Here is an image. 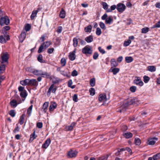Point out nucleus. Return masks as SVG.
<instances>
[{
	"label": "nucleus",
	"mask_w": 160,
	"mask_h": 160,
	"mask_svg": "<svg viewBox=\"0 0 160 160\" xmlns=\"http://www.w3.org/2000/svg\"><path fill=\"white\" fill-rule=\"evenodd\" d=\"M31 28V25L30 24H27L24 26V30L22 31L21 33V42L24 41L26 37L27 32L29 31Z\"/></svg>",
	"instance_id": "1"
},
{
	"label": "nucleus",
	"mask_w": 160,
	"mask_h": 160,
	"mask_svg": "<svg viewBox=\"0 0 160 160\" xmlns=\"http://www.w3.org/2000/svg\"><path fill=\"white\" fill-rule=\"evenodd\" d=\"M10 23V20L7 16L2 17L0 18V25L1 26H3L4 25H8Z\"/></svg>",
	"instance_id": "2"
},
{
	"label": "nucleus",
	"mask_w": 160,
	"mask_h": 160,
	"mask_svg": "<svg viewBox=\"0 0 160 160\" xmlns=\"http://www.w3.org/2000/svg\"><path fill=\"white\" fill-rule=\"evenodd\" d=\"M82 52L86 55L91 54L92 52V48L91 46H86L82 49Z\"/></svg>",
	"instance_id": "3"
},
{
	"label": "nucleus",
	"mask_w": 160,
	"mask_h": 160,
	"mask_svg": "<svg viewBox=\"0 0 160 160\" xmlns=\"http://www.w3.org/2000/svg\"><path fill=\"white\" fill-rule=\"evenodd\" d=\"M28 69L29 72L37 76L41 75L42 73V70H37L31 67L29 68Z\"/></svg>",
	"instance_id": "4"
},
{
	"label": "nucleus",
	"mask_w": 160,
	"mask_h": 160,
	"mask_svg": "<svg viewBox=\"0 0 160 160\" xmlns=\"http://www.w3.org/2000/svg\"><path fill=\"white\" fill-rule=\"evenodd\" d=\"M27 95V92L24 89V87L21 86V97L23 102L24 101Z\"/></svg>",
	"instance_id": "5"
},
{
	"label": "nucleus",
	"mask_w": 160,
	"mask_h": 160,
	"mask_svg": "<svg viewBox=\"0 0 160 160\" xmlns=\"http://www.w3.org/2000/svg\"><path fill=\"white\" fill-rule=\"evenodd\" d=\"M57 90V88L56 86L55 87L54 83L52 84L50 87L47 92L48 96H49L50 95L51 92L53 93H55Z\"/></svg>",
	"instance_id": "6"
},
{
	"label": "nucleus",
	"mask_w": 160,
	"mask_h": 160,
	"mask_svg": "<svg viewBox=\"0 0 160 160\" xmlns=\"http://www.w3.org/2000/svg\"><path fill=\"white\" fill-rule=\"evenodd\" d=\"M126 6L123 3H119L117 5V9L118 11L120 12H123L126 9Z\"/></svg>",
	"instance_id": "7"
},
{
	"label": "nucleus",
	"mask_w": 160,
	"mask_h": 160,
	"mask_svg": "<svg viewBox=\"0 0 160 160\" xmlns=\"http://www.w3.org/2000/svg\"><path fill=\"white\" fill-rule=\"evenodd\" d=\"M1 63H4L8 62L9 59V55L7 52H6L4 53L2 56L1 57Z\"/></svg>",
	"instance_id": "8"
},
{
	"label": "nucleus",
	"mask_w": 160,
	"mask_h": 160,
	"mask_svg": "<svg viewBox=\"0 0 160 160\" xmlns=\"http://www.w3.org/2000/svg\"><path fill=\"white\" fill-rule=\"evenodd\" d=\"M158 140V138L156 137H153L152 138H149L148 141L147 145H153Z\"/></svg>",
	"instance_id": "9"
},
{
	"label": "nucleus",
	"mask_w": 160,
	"mask_h": 160,
	"mask_svg": "<svg viewBox=\"0 0 160 160\" xmlns=\"http://www.w3.org/2000/svg\"><path fill=\"white\" fill-rule=\"evenodd\" d=\"M38 85V83L36 79H28V85L37 87Z\"/></svg>",
	"instance_id": "10"
},
{
	"label": "nucleus",
	"mask_w": 160,
	"mask_h": 160,
	"mask_svg": "<svg viewBox=\"0 0 160 160\" xmlns=\"http://www.w3.org/2000/svg\"><path fill=\"white\" fill-rule=\"evenodd\" d=\"M136 79L134 80V84L140 86H142L143 85V82L142 81L140 78L139 77H136Z\"/></svg>",
	"instance_id": "11"
},
{
	"label": "nucleus",
	"mask_w": 160,
	"mask_h": 160,
	"mask_svg": "<svg viewBox=\"0 0 160 160\" xmlns=\"http://www.w3.org/2000/svg\"><path fill=\"white\" fill-rule=\"evenodd\" d=\"M51 140L49 138L45 140L44 143L42 145V148L43 149H47L51 142Z\"/></svg>",
	"instance_id": "12"
},
{
	"label": "nucleus",
	"mask_w": 160,
	"mask_h": 160,
	"mask_svg": "<svg viewBox=\"0 0 160 160\" xmlns=\"http://www.w3.org/2000/svg\"><path fill=\"white\" fill-rule=\"evenodd\" d=\"M130 103L131 105H137L140 103V101L136 98H133L130 99Z\"/></svg>",
	"instance_id": "13"
},
{
	"label": "nucleus",
	"mask_w": 160,
	"mask_h": 160,
	"mask_svg": "<svg viewBox=\"0 0 160 160\" xmlns=\"http://www.w3.org/2000/svg\"><path fill=\"white\" fill-rule=\"evenodd\" d=\"M77 154L78 152L77 151H73L71 149L68 152V155L69 157L72 158L75 157Z\"/></svg>",
	"instance_id": "14"
},
{
	"label": "nucleus",
	"mask_w": 160,
	"mask_h": 160,
	"mask_svg": "<svg viewBox=\"0 0 160 160\" xmlns=\"http://www.w3.org/2000/svg\"><path fill=\"white\" fill-rule=\"evenodd\" d=\"M76 49L72 52L70 53L68 57L70 60L72 61L74 60L76 58Z\"/></svg>",
	"instance_id": "15"
},
{
	"label": "nucleus",
	"mask_w": 160,
	"mask_h": 160,
	"mask_svg": "<svg viewBox=\"0 0 160 160\" xmlns=\"http://www.w3.org/2000/svg\"><path fill=\"white\" fill-rule=\"evenodd\" d=\"M42 77L47 78H51V74L46 72H43L42 71L41 75Z\"/></svg>",
	"instance_id": "16"
},
{
	"label": "nucleus",
	"mask_w": 160,
	"mask_h": 160,
	"mask_svg": "<svg viewBox=\"0 0 160 160\" xmlns=\"http://www.w3.org/2000/svg\"><path fill=\"white\" fill-rule=\"evenodd\" d=\"M98 100L100 102L107 100L106 96L105 94H101L98 97Z\"/></svg>",
	"instance_id": "17"
},
{
	"label": "nucleus",
	"mask_w": 160,
	"mask_h": 160,
	"mask_svg": "<svg viewBox=\"0 0 160 160\" xmlns=\"http://www.w3.org/2000/svg\"><path fill=\"white\" fill-rule=\"evenodd\" d=\"M76 124V123L73 122L71 123L70 125L67 126L66 127V129L68 131H72L73 130L74 127Z\"/></svg>",
	"instance_id": "18"
},
{
	"label": "nucleus",
	"mask_w": 160,
	"mask_h": 160,
	"mask_svg": "<svg viewBox=\"0 0 160 160\" xmlns=\"http://www.w3.org/2000/svg\"><path fill=\"white\" fill-rule=\"evenodd\" d=\"M123 136L126 138L128 139L132 138L133 134L131 132H127L123 133Z\"/></svg>",
	"instance_id": "19"
},
{
	"label": "nucleus",
	"mask_w": 160,
	"mask_h": 160,
	"mask_svg": "<svg viewBox=\"0 0 160 160\" xmlns=\"http://www.w3.org/2000/svg\"><path fill=\"white\" fill-rule=\"evenodd\" d=\"M79 38L75 37L73 38V46L74 47H76L78 45Z\"/></svg>",
	"instance_id": "20"
},
{
	"label": "nucleus",
	"mask_w": 160,
	"mask_h": 160,
	"mask_svg": "<svg viewBox=\"0 0 160 160\" xmlns=\"http://www.w3.org/2000/svg\"><path fill=\"white\" fill-rule=\"evenodd\" d=\"M59 16L60 17L62 18H64L65 17L66 12L63 8H62L60 12Z\"/></svg>",
	"instance_id": "21"
},
{
	"label": "nucleus",
	"mask_w": 160,
	"mask_h": 160,
	"mask_svg": "<svg viewBox=\"0 0 160 160\" xmlns=\"http://www.w3.org/2000/svg\"><path fill=\"white\" fill-rule=\"evenodd\" d=\"M57 104L55 102H51L50 106L49 107V110H52L56 109L57 107Z\"/></svg>",
	"instance_id": "22"
},
{
	"label": "nucleus",
	"mask_w": 160,
	"mask_h": 160,
	"mask_svg": "<svg viewBox=\"0 0 160 160\" xmlns=\"http://www.w3.org/2000/svg\"><path fill=\"white\" fill-rule=\"evenodd\" d=\"M118 65V63L116 61L115 59H112L111 60V65L112 67H117Z\"/></svg>",
	"instance_id": "23"
},
{
	"label": "nucleus",
	"mask_w": 160,
	"mask_h": 160,
	"mask_svg": "<svg viewBox=\"0 0 160 160\" xmlns=\"http://www.w3.org/2000/svg\"><path fill=\"white\" fill-rule=\"evenodd\" d=\"M93 40V36L92 35H89L85 38V40L88 43H90Z\"/></svg>",
	"instance_id": "24"
},
{
	"label": "nucleus",
	"mask_w": 160,
	"mask_h": 160,
	"mask_svg": "<svg viewBox=\"0 0 160 160\" xmlns=\"http://www.w3.org/2000/svg\"><path fill=\"white\" fill-rule=\"evenodd\" d=\"M148 71L151 72H154L156 70V68L154 66H149L147 67Z\"/></svg>",
	"instance_id": "25"
},
{
	"label": "nucleus",
	"mask_w": 160,
	"mask_h": 160,
	"mask_svg": "<svg viewBox=\"0 0 160 160\" xmlns=\"http://www.w3.org/2000/svg\"><path fill=\"white\" fill-rule=\"evenodd\" d=\"M92 28V26L91 25H89L86 27H85L84 29V30L86 32H91Z\"/></svg>",
	"instance_id": "26"
},
{
	"label": "nucleus",
	"mask_w": 160,
	"mask_h": 160,
	"mask_svg": "<svg viewBox=\"0 0 160 160\" xmlns=\"http://www.w3.org/2000/svg\"><path fill=\"white\" fill-rule=\"evenodd\" d=\"M6 65L3 63H1L0 65V74L2 73L5 70Z\"/></svg>",
	"instance_id": "27"
},
{
	"label": "nucleus",
	"mask_w": 160,
	"mask_h": 160,
	"mask_svg": "<svg viewBox=\"0 0 160 160\" xmlns=\"http://www.w3.org/2000/svg\"><path fill=\"white\" fill-rule=\"evenodd\" d=\"M38 10H34L32 11V14L31 15L30 18L31 20L34 19L35 17L36 16V15L38 12Z\"/></svg>",
	"instance_id": "28"
},
{
	"label": "nucleus",
	"mask_w": 160,
	"mask_h": 160,
	"mask_svg": "<svg viewBox=\"0 0 160 160\" xmlns=\"http://www.w3.org/2000/svg\"><path fill=\"white\" fill-rule=\"evenodd\" d=\"M72 82L71 79L69 80L68 82V86L69 87L71 88L72 89H74L76 87V85H73L72 86Z\"/></svg>",
	"instance_id": "29"
},
{
	"label": "nucleus",
	"mask_w": 160,
	"mask_h": 160,
	"mask_svg": "<svg viewBox=\"0 0 160 160\" xmlns=\"http://www.w3.org/2000/svg\"><path fill=\"white\" fill-rule=\"evenodd\" d=\"M10 103L11 106L13 108L16 107L18 105L17 101L14 99H13L11 101Z\"/></svg>",
	"instance_id": "30"
},
{
	"label": "nucleus",
	"mask_w": 160,
	"mask_h": 160,
	"mask_svg": "<svg viewBox=\"0 0 160 160\" xmlns=\"http://www.w3.org/2000/svg\"><path fill=\"white\" fill-rule=\"evenodd\" d=\"M26 115L25 112H24L21 116V125L23 124L25 121V118L26 117Z\"/></svg>",
	"instance_id": "31"
},
{
	"label": "nucleus",
	"mask_w": 160,
	"mask_h": 160,
	"mask_svg": "<svg viewBox=\"0 0 160 160\" xmlns=\"http://www.w3.org/2000/svg\"><path fill=\"white\" fill-rule=\"evenodd\" d=\"M35 131H34L33 133L31 134L30 136L29 141L32 142L37 137V136H35Z\"/></svg>",
	"instance_id": "32"
},
{
	"label": "nucleus",
	"mask_w": 160,
	"mask_h": 160,
	"mask_svg": "<svg viewBox=\"0 0 160 160\" xmlns=\"http://www.w3.org/2000/svg\"><path fill=\"white\" fill-rule=\"evenodd\" d=\"M117 5L116 6L115 5H113L111 6L110 9L109 8L107 11V12H112V11L114 10L115 9H117Z\"/></svg>",
	"instance_id": "33"
},
{
	"label": "nucleus",
	"mask_w": 160,
	"mask_h": 160,
	"mask_svg": "<svg viewBox=\"0 0 160 160\" xmlns=\"http://www.w3.org/2000/svg\"><path fill=\"white\" fill-rule=\"evenodd\" d=\"M45 43V42H43L41 45L38 51V53H40L42 52L44 48V45Z\"/></svg>",
	"instance_id": "34"
},
{
	"label": "nucleus",
	"mask_w": 160,
	"mask_h": 160,
	"mask_svg": "<svg viewBox=\"0 0 160 160\" xmlns=\"http://www.w3.org/2000/svg\"><path fill=\"white\" fill-rule=\"evenodd\" d=\"M135 143L136 145L139 146L141 144V140L140 139L138 138H136L135 139Z\"/></svg>",
	"instance_id": "35"
},
{
	"label": "nucleus",
	"mask_w": 160,
	"mask_h": 160,
	"mask_svg": "<svg viewBox=\"0 0 160 160\" xmlns=\"http://www.w3.org/2000/svg\"><path fill=\"white\" fill-rule=\"evenodd\" d=\"M113 19L111 17L107 18L105 20V23L106 24H110L113 22Z\"/></svg>",
	"instance_id": "36"
},
{
	"label": "nucleus",
	"mask_w": 160,
	"mask_h": 160,
	"mask_svg": "<svg viewBox=\"0 0 160 160\" xmlns=\"http://www.w3.org/2000/svg\"><path fill=\"white\" fill-rule=\"evenodd\" d=\"M152 158L153 160H157L160 159V152L154 155Z\"/></svg>",
	"instance_id": "37"
},
{
	"label": "nucleus",
	"mask_w": 160,
	"mask_h": 160,
	"mask_svg": "<svg viewBox=\"0 0 160 160\" xmlns=\"http://www.w3.org/2000/svg\"><path fill=\"white\" fill-rule=\"evenodd\" d=\"M102 5L103 6V9L106 10V12H107V11L108 9H109L108 8V5L107 3L106 2H103L102 3Z\"/></svg>",
	"instance_id": "38"
},
{
	"label": "nucleus",
	"mask_w": 160,
	"mask_h": 160,
	"mask_svg": "<svg viewBox=\"0 0 160 160\" xmlns=\"http://www.w3.org/2000/svg\"><path fill=\"white\" fill-rule=\"evenodd\" d=\"M21 84L24 86L28 85V79H25V80L21 81Z\"/></svg>",
	"instance_id": "39"
},
{
	"label": "nucleus",
	"mask_w": 160,
	"mask_h": 160,
	"mask_svg": "<svg viewBox=\"0 0 160 160\" xmlns=\"http://www.w3.org/2000/svg\"><path fill=\"white\" fill-rule=\"evenodd\" d=\"M60 62L62 66L63 67L66 65V59L65 58H63L61 59Z\"/></svg>",
	"instance_id": "40"
},
{
	"label": "nucleus",
	"mask_w": 160,
	"mask_h": 160,
	"mask_svg": "<svg viewBox=\"0 0 160 160\" xmlns=\"http://www.w3.org/2000/svg\"><path fill=\"white\" fill-rule=\"evenodd\" d=\"M90 84L91 86L93 87L95 85V79L94 78L91 79L90 81Z\"/></svg>",
	"instance_id": "41"
},
{
	"label": "nucleus",
	"mask_w": 160,
	"mask_h": 160,
	"mask_svg": "<svg viewBox=\"0 0 160 160\" xmlns=\"http://www.w3.org/2000/svg\"><path fill=\"white\" fill-rule=\"evenodd\" d=\"M131 105V104L130 103V99H129L128 101L124 102L123 103V106L125 108H126L127 107Z\"/></svg>",
	"instance_id": "42"
},
{
	"label": "nucleus",
	"mask_w": 160,
	"mask_h": 160,
	"mask_svg": "<svg viewBox=\"0 0 160 160\" xmlns=\"http://www.w3.org/2000/svg\"><path fill=\"white\" fill-rule=\"evenodd\" d=\"M6 42L7 40L3 36H0V42L2 43H6Z\"/></svg>",
	"instance_id": "43"
},
{
	"label": "nucleus",
	"mask_w": 160,
	"mask_h": 160,
	"mask_svg": "<svg viewBox=\"0 0 160 160\" xmlns=\"http://www.w3.org/2000/svg\"><path fill=\"white\" fill-rule=\"evenodd\" d=\"M133 59L132 57H127L125 58V61L128 63H130L132 61Z\"/></svg>",
	"instance_id": "44"
},
{
	"label": "nucleus",
	"mask_w": 160,
	"mask_h": 160,
	"mask_svg": "<svg viewBox=\"0 0 160 160\" xmlns=\"http://www.w3.org/2000/svg\"><path fill=\"white\" fill-rule=\"evenodd\" d=\"M44 42H45L44 46V48H45L48 47L52 44L50 41H47Z\"/></svg>",
	"instance_id": "45"
},
{
	"label": "nucleus",
	"mask_w": 160,
	"mask_h": 160,
	"mask_svg": "<svg viewBox=\"0 0 160 160\" xmlns=\"http://www.w3.org/2000/svg\"><path fill=\"white\" fill-rule=\"evenodd\" d=\"M38 61L40 62H45L44 60L42 59V55L40 54L39 55L37 58Z\"/></svg>",
	"instance_id": "46"
},
{
	"label": "nucleus",
	"mask_w": 160,
	"mask_h": 160,
	"mask_svg": "<svg viewBox=\"0 0 160 160\" xmlns=\"http://www.w3.org/2000/svg\"><path fill=\"white\" fill-rule=\"evenodd\" d=\"M131 41L130 39H128L127 41H125L123 44V46L126 47L129 46L131 43Z\"/></svg>",
	"instance_id": "47"
},
{
	"label": "nucleus",
	"mask_w": 160,
	"mask_h": 160,
	"mask_svg": "<svg viewBox=\"0 0 160 160\" xmlns=\"http://www.w3.org/2000/svg\"><path fill=\"white\" fill-rule=\"evenodd\" d=\"M149 28L148 27H145L142 29V33H146L149 31Z\"/></svg>",
	"instance_id": "48"
},
{
	"label": "nucleus",
	"mask_w": 160,
	"mask_h": 160,
	"mask_svg": "<svg viewBox=\"0 0 160 160\" xmlns=\"http://www.w3.org/2000/svg\"><path fill=\"white\" fill-rule=\"evenodd\" d=\"M89 91L90 93V95H91L93 96L95 94V91L94 88H90L89 89Z\"/></svg>",
	"instance_id": "49"
},
{
	"label": "nucleus",
	"mask_w": 160,
	"mask_h": 160,
	"mask_svg": "<svg viewBox=\"0 0 160 160\" xmlns=\"http://www.w3.org/2000/svg\"><path fill=\"white\" fill-rule=\"evenodd\" d=\"M119 69L118 68H114L112 70V72L114 75L116 74L119 71Z\"/></svg>",
	"instance_id": "50"
},
{
	"label": "nucleus",
	"mask_w": 160,
	"mask_h": 160,
	"mask_svg": "<svg viewBox=\"0 0 160 160\" xmlns=\"http://www.w3.org/2000/svg\"><path fill=\"white\" fill-rule=\"evenodd\" d=\"M143 81L145 83H147L149 81L150 79V78L147 76H144L143 77Z\"/></svg>",
	"instance_id": "51"
},
{
	"label": "nucleus",
	"mask_w": 160,
	"mask_h": 160,
	"mask_svg": "<svg viewBox=\"0 0 160 160\" xmlns=\"http://www.w3.org/2000/svg\"><path fill=\"white\" fill-rule=\"evenodd\" d=\"M108 157V155H107L105 156H103L98 158L97 160H107Z\"/></svg>",
	"instance_id": "52"
},
{
	"label": "nucleus",
	"mask_w": 160,
	"mask_h": 160,
	"mask_svg": "<svg viewBox=\"0 0 160 160\" xmlns=\"http://www.w3.org/2000/svg\"><path fill=\"white\" fill-rule=\"evenodd\" d=\"M96 34L98 36H100L102 33L101 29L99 28H97L96 32Z\"/></svg>",
	"instance_id": "53"
},
{
	"label": "nucleus",
	"mask_w": 160,
	"mask_h": 160,
	"mask_svg": "<svg viewBox=\"0 0 160 160\" xmlns=\"http://www.w3.org/2000/svg\"><path fill=\"white\" fill-rule=\"evenodd\" d=\"M49 102H44L42 106V108L45 110L48 107L49 105Z\"/></svg>",
	"instance_id": "54"
},
{
	"label": "nucleus",
	"mask_w": 160,
	"mask_h": 160,
	"mask_svg": "<svg viewBox=\"0 0 160 160\" xmlns=\"http://www.w3.org/2000/svg\"><path fill=\"white\" fill-rule=\"evenodd\" d=\"M54 49L53 48H50L48 49L47 53L48 54H51L53 52Z\"/></svg>",
	"instance_id": "55"
},
{
	"label": "nucleus",
	"mask_w": 160,
	"mask_h": 160,
	"mask_svg": "<svg viewBox=\"0 0 160 160\" xmlns=\"http://www.w3.org/2000/svg\"><path fill=\"white\" fill-rule=\"evenodd\" d=\"M136 90V87L135 86H132L130 88V91L132 92H135Z\"/></svg>",
	"instance_id": "56"
},
{
	"label": "nucleus",
	"mask_w": 160,
	"mask_h": 160,
	"mask_svg": "<svg viewBox=\"0 0 160 160\" xmlns=\"http://www.w3.org/2000/svg\"><path fill=\"white\" fill-rule=\"evenodd\" d=\"M79 42L80 44L82 45H84L86 44V42L83 40L81 38H79Z\"/></svg>",
	"instance_id": "57"
},
{
	"label": "nucleus",
	"mask_w": 160,
	"mask_h": 160,
	"mask_svg": "<svg viewBox=\"0 0 160 160\" xmlns=\"http://www.w3.org/2000/svg\"><path fill=\"white\" fill-rule=\"evenodd\" d=\"M73 101L75 102H77L78 101V95L76 94H75L72 97Z\"/></svg>",
	"instance_id": "58"
},
{
	"label": "nucleus",
	"mask_w": 160,
	"mask_h": 160,
	"mask_svg": "<svg viewBox=\"0 0 160 160\" xmlns=\"http://www.w3.org/2000/svg\"><path fill=\"white\" fill-rule=\"evenodd\" d=\"M98 50L102 54L105 53V51L103 49H102L101 47H98Z\"/></svg>",
	"instance_id": "59"
},
{
	"label": "nucleus",
	"mask_w": 160,
	"mask_h": 160,
	"mask_svg": "<svg viewBox=\"0 0 160 160\" xmlns=\"http://www.w3.org/2000/svg\"><path fill=\"white\" fill-rule=\"evenodd\" d=\"M153 28L160 27V20L158 21L153 27Z\"/></svg>",
	"instance_id": "60"
},
{
	"label": "nucleus",
	"mask_w": 160,
	"mask_h": 160,
	"mask_svg": "<svg viewBox=\"0 0 160 160\" xmlns=\"http://www.w3.org/2000/svg\"><path fill=\"white\" fill-rule=\"evenodd\" d=\"M98 53L96 52H95L94 53V54H93V58L94 59H97L98 57Z\"/></svg>",
	"instance_id": "61"
},
{
	"label": "nucleus",
	"mask_w": 160,
	"mask_h": 160,
	"mask_svg": "<svg viewBox=\"0 0 160 160\" xmlns=\"http://www.w3.org/2000/svg\"><path fill=\"white\" fill-rule=\"evenodd\" d=\"M101 28L102 29H105V24L102 22H100L99 24Z\"/></svg>",
	"instance_id": "62"
},
{
	"label": "nucleus",
	"mask_w": 160,
	"mask_h": 160,
	"mask_svg": "<svg viewBox=\"0 0 160 160\" xmlns=\"http://www.w3.org/2000/svg\"><path fill=\"white\" fill-rule=\"evenodd\" d=\"M78 75L77 71L76 70H74L72 73V75L73 76H76Z\"/></svg>",
	"instance_id": "63"
},
{
	"label": "nucleus",
	"mask_w": 160,
	"mask_h": 160,
	"mask_svg": "<svg viewBox=\"0 0 160 160\" xmlns=\"http://www.w3.org/2000/svg\"><path fill=\"white\" fill-rule=\"evenodd\" d=\"M42 122H38L37 124V127L39 128H41L42 127Z\"/></svg>",
	"instance_id": "64"
}]
</instances>
